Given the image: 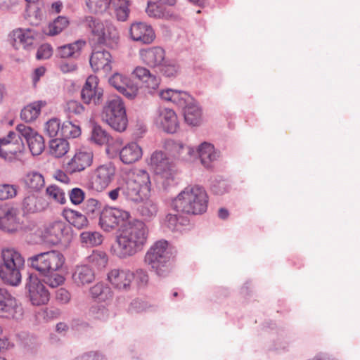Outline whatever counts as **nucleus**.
Here are the masks:
<instances>
[{"label":"nucleus","mask_w":360,"mask_h":360,"mask_svg":"<svg viewBox=\"0 0 360 360\" xmlns=\"http://www.w3.org/2000/svg\"><path fill=\"white\" fill-rule=\"evenodd\" d=\"M188 223V219L182 216L168 214L163 220L162 226L164 229H167L172 232H181Z\"/></svg>","instance_id":"obj_33"},{"label":"nucleus","mask_w":360,"mask_h":360,"mask_svg":"<svg viewBox=\"0 0 360 360\" xmlns=\"http://www.w3.org/2000/svg\"><path fill=\"white\" fill-rule=\"evenodd\" d=\"M30 150L33 155H40L44 149L43 137L36 133L27 141Z\"/></svg>","instance_id":"obj_47"},{"label":"nucleus","mask_w":360,"mask_h":360,"mask_svg":"<svg viewBox=\"0 0 360 360\" xmlns=\"http://www.w3.org/2000/svg\"><path fill=\"white\" fill-rule=\"evenodd\" d=\"M207 204L205 190L199 186H189L173 200L172 207L176 212L196 215L205 212Z\"/></svg>","instance_id":"obj_4"},{"label":"nucleus","mask_w":360,"mask_h":360,"mask_svg":"<svg viewBox=\"0 0 360 360\" xmlns=\"http://www.w3.org/2000/svg\"><path fill=\"white\" fill-rule=\"evenodd\" d=\"M54 178L63 184H68L70 182V177L67 175L66 172L62 170H57L53 174Z\"/></svg>","instance_id":"obj_63"},{"label":"nucleus","mask_w":360,"mask_h":360,"mask_svg":"<svg viewBox=\"0 0 360 360\" xmlns=\"http://www.w3.org/2000/svg\"><path fill=\"white\" fill-rule=\"evenodd\" d=\"M22 309L17 300L5 288H0V317L20 319Z\"/></svg>","instance_id":"obj_14"},{"label":"nucleus","mask_w":360,"mask_h":360,"mask_svg":"<svg viewBox=\"0 0 360 360\" xmlns=\"http://www.w3.org/2000/svg\"><path fill=\"white\" fill-rule=\"evenodd\" d=\"M87 261L98 269H102L107 266L108 257L105 252L99 250H94L87 257Z\"/></svg>","instance_id":"obj_46"},{"label":"nucleus","mask_w":360,"mask_h":360,"mask_svg":"<svg viewBox=\"0 0 360 360\" xmlns=\"http://www.w3.org/2000/svg\"><path fill=\"white\" fill-rule=\"evenodd\" d=\"M60 122L56 118L49 120L45 124V131L50 137H54L60 132Z\"/></svg>","instance_id":"obj_53"},{"label":"nucleus","mask_w":360,"mask_h":360,"mask_svg":"<svg viewBox=\"0 0 360 360\" xmlns=\"http://www.w3.org/2000/svg\"><path fill=\"white\" fill-rule=\"evenodd\" d=\"M85 44L84 41L78 40L74 43L61 46L58 48L56 54L61 58L77 56Z\"/></svg>","instance_id":"obj_37"},{"label":"nucleus","mask_w":360,"mask_h":360,"mask_svg":"<svg viewBox=\"0 0 360 360\" xmlns=\"http://www.w3.org/2000/svg\"><path fill=\"white\" fill-rule=\"evenodd\" d=\"M102 120L111 128L119 132L124 131L127 127L128 120L124 103L120 97L111 96L103 106Z\"/></svg>","instance_id":"obj_7"},{"label":"nucleus","mask_w":360,"mask_h":360,"mask_svg":"<svg viewBox=\"0 0 360 360\" xmlns=\"http://www.w3.org/2000/svg\"><path fill=\"white\" fill-rule=\"evenodd\" d=\"M46 206L47 203L44 199L33 193L27 195L22 202L23 210L28 212H41Z\"/></svg>","instance_id":"obj_34"},{"label":"nucleus","mask_w":360,"mask_h":360,"mask_svg":"<svg viewBox=\"0 0 360 360\" xmlns=\"http://www.w3.org/2000/svg\"><path fill=\"white\" fill-rule=\"evenodd\" d=\"M158 69L167 77H175L179 71V65L174 61L167 60V58Z\"/></svg>","instance_id":"obj_50"},{"label":"nucleus","mask_w":360,"mask_h":360,"mask_svg":"<svg viewBox=\"0 0 360 360\" xmlns=\"http://www.w3.org/2000/svg\"><path fill=\"white\" fill-rule=\"evenodd\" d=\"M69 197L72 204L78 205L84 201L85 193L79 188H74L70 191Z\"/></svg>","instance_id":"obj_55"},{"label":"nucleus","mask_w":360,"mask_h":360,"mask_svg":"<svg viewBox=\"0 0 360 360\" xmlns=\"http://www.w3.org/2000/svg\"><path fill=\"white\" fill-rule=\"evenodd\" d=\"M46 102L44 101H34L25 106L21 111L20 117L25 122H32L36 120L40 114L42 108L46 106Z\"/></svg>","instance_id":"obj_38"},{"label":"nucleus","mask_w":360,"mask_h":360,"mask_svg":"<svg viewBox=\"0 0 360 360\" xmlns=\"http://www.w3.org/2000/svg\"><path fill=\"white\" fill-rule=\"evenodd\" d=\"M185 121L190 125L196 126L201 122L202 112L198 104L192 98L184 108Z\"/></svg>","instance_id":"obj_32"},{"label":"nucleus","mask_w":360,"mask_h":360,"mask_svg":"<svg viewBox=\"0 0 360 360\" xmlns=\"http://www.w3.org/2000/svg\"><path fill=\"white\" fill-rule=\"evenodd\" d=\"M130 39L141 44H150L155 39V33L150 25L141 21L132 22L129 27Z\"/></svg>","instance_id":"obj_18"},{"label":"nucleus","mask_w":360,"mask_h":360,"mask_svg":"<svg viewBox=\"0 0 360 360\" xmlns=\"http://www.w3.org/2000/svg\"><path fill=\"white\" fill-rule=\"evenodd\" d=\"M150 192V180L148 173L143 169H136L128 174L125 187H117L108 193L113 201L117 200L121 194L127 199L138 202L146 198Z\"/></svg>","instance_id":"obj_3"},{"label":"nucleus","mask_w":360,"mask_h":360,"mask_svg":"<svg viewBox=\"0 0 360 360\" xmlns=\"http://www.w3.org/2000/svg\"><path fill=\"white\" fill-rule=\"evenodd\" d=\"M16 130L18 132L16 137L18 136V139H20V136H22L25 139L26 141L29 138H31L32 136H34V134L37 133L31 127L24 124H18L16 127Z\"/></svg>","instance_id":"obj_58"},{"label":"nucleus","mask_w":360,"mask_h":360,"mask_svg":"<svg viewBox=\"0 0 360 360\" xmlns=\"http://www.w3.org/2000/svg\"><path fill=\"white\" fill-rule=\"evenodd\" d=\"M72 279L75 285L84 287L94 281L95 273L88 265H77L73 269Z\"/></svg>","instance_id":"obj_28"},{"label":"nucleus","mask_w":360,"mask_h":360,"mask_svg":"<svg viewBox=\"0 0 360 360\" xmlns=\"http://www.w3.org/2000/svg\"><path fill=\"white\" fill-rule=\"evenodd\" d=\"M146 12L149 17L155 18H167L169 15L166 8L157 1H148Z\"/></svg>","instance_id":"obj_44"},{"label":"nucleus","mask_w":360,"mask_h":360,"mask_svg":"<svg viewBox=\"0 0 360 360\" xmlns=\"http://www.w3.org/2000/svg\"><path fill=\"white\" fill-rule=\"evenodd\" d=\"M93 151L86 148L77 150L72 158L65 165V170L70 174L83 172L93 163Z\"/></svg>","instance_id":"obj_13"},{"label":"nucleus","mask_w":360,"mask_h":360,"mask_svg":"<svg viewBox=\"0 0 360 360\" xmlns=\"http://www.w3.org/2000/svg\"><path fill=\"white\" fill-rule=\"evenodd\" d=\"M20 181L25 189L30 191H39L45 184L43 175L36 171L27 172Z\"/></svg>","instance_id":"obj_30"},{"label":"nucleus","mask_w":360,"mask_h":360,"mask_svg":"<svg viewBox=\"0 0 360 360\" xmlns=\"http://www.w3.org/2000/svg\"><path fill=\"white\" fill-rule=\"evenodd\" d=\"M69 150V143L65 139H54L49 142V153L56 158H62Z\"/></svg>","instance_id":"obj_41"},{"label":"nucleus","mask_w":360,"mask_h":360,"mask_svg":"<svg viewBox=\"0 0 360 360\" xmlns=\"http://www.w3.org/2000/svg\"><path fill=\"white\" fill-rule=\"evenodd\" d=\"M85 210L89 214H99L101 211V203L96 199L89 198L86 202Z\"/></svg>","instance_id":"obj_57"},{"label":"nucleus","mask_w":360,"mask_h":360,"mask_svg":"<svg viewBox=\"0 0 360 360\" xmlns=\"http://www.w3.org/2000/svg\"><path fill=\"white\" fill-rule=\"evenodd\" d=\"M18 186L14 184H0V200H6L15 198L18 194Z\"/></svg>","instance_id":"obj_51"},{"label":"nucleus","mask_w":360,"mask_h":360,"mask_svg":"<svg viewBox=\"0 0 360 360\" xmlns=\"http://www.w3.org/2000/svg\"><path fill=\"white\" fill-rule=\"evenodd\" d=\"M80 241L84 246L94 247L102 243L103 236L97 231H84L80 234Z\"/></svg>","instance_id":"obj_43"},{"label":"nucleus","mask_w":360,"mask_h":360,"mask_svg":"<svg viewBox=\"0 0 360 360\" xmlns=\"http://www.w3.org/2000/svg\"><path fill=\"white\" fill-rule=\"evenodd\" d=\"M22 2V0H0V11H13L21 5Z\"/></svg>","instance_id":"obj_56"},{"label":"nucleus","mask_w":360,"mask_h":360,"mask_svg":"<svg viewBox=\"0 0 360 360\" xmlns=\"http://www.w3.org/2000/svg\"><path fill=\"white\" fill-rule=\"evenodd\" d=\"M89 13L114 15L120 21H125L129 15L128 0H84Z\"/></svg>","instance_id":"obj_8"},{"label":"nucleus","mask_w":360,"mask_h":360,"mask_svg":"<svg viewBox=\"0 0 360 360\" xmlns=\"http://www.w3.org/2000/svg\"><path fill=\"white\" fill-rule=\"evenodd\" d=\"M116 168L111 162L98 166L91 174V188L96 191L105 190L114 180Z\"/></svg>","instance_id":"obj_12"},{"label":"nucleus","mask_w":360,"mask_h":360,"mask_svg":"<svg viewBox=\"0 0 360 360\" xmlns=\"http://www.w3.org/2000/svg\"><path fill=\"white\" fill-rule=\"evenodd\" d=\"M92 316L99 320H105L108 316V310L104 307L94 306L90 309Z\"/></svg>","instance_id":"obj_60"},{"label":"nucleus","mask_w":360,"mask_h":360,"mask_svg":"<svg viewBox=\"0 0 360 360\" xmlns=\"http://www.w3.org/2000/svg\"><path fill=\"white\" fill-rule=\"evenodd\" d=\"M89 63L94 72L102 71L107 74L112 70V58L108 51L94 50L91 55Z\"/></svg>","instance_id":"obj_25"},{"label":"nucleus","mask_w":360,"mask_h":360,"mask_svg":"<svg viewBox=\"0 0 360 360\" xmlns=\"http://www.w3.org/2000/svg\"><path fill=\"white\" fill-rule=\"evenodd\" d=\"M0 145L8 148V151L13 152L15 157L21 152L22 148V144L18 142L16 133L13 131L9 132L7 138H0Z\"/></svg>","instance_id":"obj_42"},{"label":"nucleus","mask_w":360,"mask_h":360,"mask_svg":"<svg viewBox=\"0 0 360 360\" xmlns=\"http://www.w3.org/2000/svg\"><path fill=\"white\" fill-rule=\"evenodd\" d=\"M146 162L157 175L166 180L174 179L176 174L175 165L163 151L155 150Z\"/></svg>","instance_id":"obj_10"},{"label":"nucleus","mask_w":360,"mask_h":360,"mask_svg":"<svg viewBox=\"0 0 360 360\" xmlns=\"http://www.w3.org/2000/svg\"><path fill=\"white\" fill-rule=\"evenodd\" d=\"M30 300L33 305H44L49 300V292L36 275L31 274L26 284Z\"/></svg>","instance_id":"obj_16"},{"label":"nucleus","mask_w":360,"mask_h":360,"mask_svg":"<svg viewBox=\"0 0 360 360\" xmlns=\"http://www.w3.org/2000/svg\"><path fill=\"white\" fill-rule=\"evenodd\" d=\"M131 76L141 84L148 94H152L156 91L160 84V78L143 66H136L132 71Z\"/></svg>","instance_id":"obj_19"},{"label":"nucleus","mask_w":360,"mask_h":360,"mask_svg":"<svg viewBox=\"0 0 360 360\" xmlns=\"http://www.w3.org/2000/svg\"><path fill=\"white\" fill-rule=\"evenodd\" d=\"M60 134L65 138H77L81 134L80 127L70 121L64 122L60 128Z\"/></svg>","instance_id":"obj_48"},{"label":"nucleus","mask_w":360,"mask_h":360,"mask_svg":"<svg viewBox=\"0 0 360 360\" xmlns=\"http://www.w3.org/2000/svg\"><path fill=\"white\" fill-rule=\"evenodd\" d=\"M129 218V212L116 207L105 206L101 211L99 225L105 231H110L119 226H123Z\"/></svg>","instance_id":"obj_11"},{"label":"nucleus","mask_w":360,"mask_h":360,"mask_svg":"<svg viewBox=\"0 0 360 360\" xmlns=\"http://www.w3.org/2000/svg\"><path fill=\"white\" fill-rule=\"evenodd\" d=\"M46 196L60 204H65L66 202L64 191L56 185H50L46 189Z\"/></svg>","instance_id":"obj_49"},{"label":"nucleus","mask_w":360,"mask_h":360,"mask_svg":"<svg viewBox=\"0 0 360 360\" xmlns=\"http://www.w3.org/2000/svg\"><path fill=\"white\" fill-rule=\"evenodd\" d=\"M134 278V273L127 269H114L108 274V280L118 290H128Z\"/></svg>","instance_id":"obj_27"},{"label":"nucleus","mask_w":360,"mask_h":360,"mask_svg":"<svg viewBox=\"0 0 360 360\" xmlns=\"http://www.w3.org/2000/svg\"><path fill=\"white\" fill-rule=\"evenodd\" d=\"M169 243L165 240L157 241L150 247L145 256L146 263L153 269L158 275L164 276L167 272V263L170 259Z\"/></svg>","instance_id":"obj_9"},{"label":"nucleus","mask_w":360,"mask_h":360,"mask_svg":"<svg viewBox=\"0 0 360 360\" xmlns=\"http://www.w3.org/2000/svg\"><path fill=\"white\" fill-rule=\"evenodd\" d=\"M56 297L61 303L66 304L70 300V294L65 288H60L56 291Z\"/></svg>","instance_id":"obj_62"},{"label":"nucleus","mask_w":360,"mask_h":360,"mask_svg":"<svg viewBox=\"0 0 360 360\" xmlns=\"http://www.w3.org/2000/svg\"><path fill=\"white\" fill-rule=\"evenodd\" d=\"M37 35L33 29L18 28L9 34V40L15 49H19L21 46L24 49H28L33 44Z\"/></svg>","instance_id":"obj_24"},{"label":"nucleus","mask_w":360,"mask_h":360,"mask_svg":"<svg viewBox=\"0 0 360 360\" xmlns=\"http://www.w3.org/2000/svg\"><path fill=\"white\" fill-rule=\"evenodd\" d=\"M139 59L143 64L150 68H158L166 58V53L160 46L142 48L139 51Z\"/></svg>","instance_id":"obj_21"},{"label":"nucleus","mask_w":360,"mask_h":360,"mask_svg":"<svg viewBox=\"0 0 360 360\" xmlns=\"http://www.w3.org/2000/svg\"><path fill=\"white\" fill-rule=\"evenodd\" d=\"M21 226L19 211L17 208L8 205L0 207V230L13 233Z\"/></svg>","instance_id":"obj_15"},{"label":"nucleus","mask_w":360,"mask_h":360,"mask_svg":"<svg viewBox=\"0 0 360 360\" xmlns=\"http://www.w3.org/2000/svg\"><path fill=\"white\" fill-rule=\"evenodd\" d=\"M91 297L100 302L108 303L112 300L113 292L111 288L102 283H98L89 290Z\"/></svg>","instance_id":"obj_36"},{"label":"nucleus","mask_w":360,"mask_h":360,"mask_svg":"<svg viewBox=\"0 0 360 360\" xmlns=\"http://www.w3.org/2000/svg\"><path fill=\"white\" fill-rule=\"evenodd\" d=\"M143 155L141 146L136 142H131L120 151V158L124 164H132L139 160Z\"/></svg>","instance_id":"obj_29"},{"label":"nucleus","mask_w":360,"mask_h":360,"mask_svg":"<svg viewBox=\"0 0 360 360\" xmlns=\"http://www.w3.org/2000/svg\"><path fill=\"white\" fill-rule=\"evenodd\" d=\"M91 143L98 146L108 145L107 151L110 150L113 139L110 135L100 125L93 124L89 136Z\"/></svg>","instance_id":"obj_31"},{"label":"nucleus","mask_w":360,"mask_h":360,"mask_svg":"<svg viewBox=\"0 0 360 360\" xmlns=\"http://www.w3.org/2000/svg\"><path fill=\"white\" fill-rule=\"evenodd\" d=\"M53 54V49L49 44H44L39 46L37 52V58L38 60H44L49 58Z\"/></svg>","instance_id":"obj_59"},{"label":"nucleus","mask_w":360,"mask_h":360,"mask_svg":"<svg viewBox=\"0 0 360 360\" xmlns=\"http://www.w3.org/2000/svg\"><path fill=\"white\" fill-rule=\"evenodd\" d=\"M173 98L171 103L184 108L188 102L192 101V97L186 91H174Z\"/></svg>","instance_id":"obj_52"},{"label":"nucleus","mask_w":360,"mask_h":360,"mask_svg":"<svg viewBox=\"0 0 360 360\" xmlns=\"http://www.w3.org/2000/svg\"><path fill=\"white\" fill-rule=\"evenodd\" d=\"M69 25L65 16H58L43 28V32L48 36H56L62 32Z\"/></svg>","instance_id":"obj_40"},{"label":"nucleus","mask_w":360,"mask_h":360,"mask_svg":"<svg viewBox=\"0 0 360 360\" xmlns=\"http://www.w3.org/2000/svg\"><path fill=\"white\" fill-rule=\"evenodd\" d=\"M67 220L78 229H83L88 225V220L85 215L82 213L70 210L65 213Z\"/></svg>","instance_id":"obj_45"},{"label":"nucleus","mask_w":360,"mask_h":360,"mask_svg":"<svg viewBox=\"0 0 360 360\" xmlns=\"http://www.w3.org/2000/svg\"><path fill=\"white\" fill-rule=\"evenodd\" d=\"M103 90L98 86V78L96 75H90L82 89V101L87 104H99L103 98Z\"/></svg>","instance_id":"obj_20"},{"label":"nucleus","mask_w":360,"mask_h":360,"mask_svg":"<svg viewBox=\"0 0 360 360\" xmlns=\"http://www.w3.org/2000/svg\"><path fill=\"white\" fill-rule=\"evenodd\" d=\"M109 84L129 99H134L139 94V86L127 77L116 72L109 78Z\"/></svg>","instance_id":"obj_22"},{"label":"nucleus","mask_w":360,"mask_h":360,"mask_svg":"<svg viewBox=\"0 0 360 360\" xmlns=\"http://www.w3.org/2000/svg\"><path fill=\"white\" fill-rule=\"evenodd\" d=\"M82 23L91 32L94 39L99 44L110 48L115 47L119 41L120 36L117 28L110 22H101L92 16H86Z\"/></svg>","instance_id":"obj_6"},{"label":"nucleus","mask_w":360,"mask_h":360,"mask_svg":"<svg viewBox=\"0 0 360 360\" xmlns=\"http://www.w3.org/2000/svg\"><path fill=\"white\" fill-rule=\"evenodd\" d=\"M149 194L141 200L136 202L139 203L137 211L146 220H149L156 216L158 213L157 205L148 198Z\"/></svg>","instance_id":"obj_35"},{"label":"nucleus","mask_w":360,"mask_h":360,"mask_svg":"<svg viewBox=\"0 0 360 360\" xmlns=\"http://www.w3.org/2000/svg\"><path fill=\"white\" fill-rule=\"evenodd\" d=\"M70 228L63 222L57 221L49 224L44 229L43 236L49 243L58 244L70 240Z\"/></svg>","instance_id":"obj_23"},{"label":"nucleus","mask_w":360,"mask_h":360,"mask_svg":"<svg viewBox=\"0 0 360 360\" xmlns=\"http://www.w3.org/2000/svg\"><path fill=\"white\" fill-rule=\"evenodd\" d=\"M147 238L148 229L143 222H129L117 236L115 243L111 248L112 254L119 258L134 256L142 250Z\"/></svg>","instance_id":"obj_1"},{"label":"nucleus","mask_w":360,"mask_h":360,"mask_svg":"<svg viewBox=\"0 0 360 360\" xmlns=\"http://www.w3.org/2000/svg\"><path fill=\"white\" fill-rule=\"evenodd\" d=\"M60 69L64 73L74 72L77 70V65L75 63L62 62L60 64Z\"/></svg>","instance_id":"obj_64"},{"label":"nucleus","mask_w":360,"mask_h":360,"mask_svg":"<svg viewBox=\"0 0 360 360\" xmlns=\"http://www.w3.org/2000/svg\"><path fill=\"white\" fill-rule=\"evenodd\" d=\"M155 121L160 128L167 133L176 132L179 127L175 112L169 108H160Z\"/></svg>","instance_id":"obj_26"},{"label":"nucleus","mask_w":360,"mask_h":360,"mask_svg":"<svg viewBox=\"0 0 360 360\" xmlns=\"http://www.w3.org/2000/svg\"><path fill=\"white\" fill-rule=\"evenodd\" d=\"M163 148L174 160L181 162H188L195 157L193 148L185 145L181 141L168 139L165 141Z\"/></svg>","instance_id":"obj_17"},{"label":"nucleus","mask_w":360,"mask_h":360,"mask_svg":"<svg viewBox=\"0 0 360 360\" xmlns=\"http://www.w3.org/2000/svg\"><path fill=\"white\" fill-rule=\"evenodd\" d=\"M66 111L72 115H80L84 112V107L78 101H70L65 106Z\"/></svg>","instance_id":"obj_54"},{"label":"nucleus","mask_w":360,"mask_h":360,"mask_svg":"<svg viewBox=\"0 0 360 360\" xmlns=\"http://www.w3.org/2000/svg\"><path fill=\"white\" fill-rule=\"evenodd\" d=\"M0 278L6 284L17 286L21 282V270L25 259L20 252L14 248H4L1 252Z\"/></svg>","instance_id":"obj_5"},{"label":"nucleus","mask_w":360,"mask_h":360,"mask_svg":"<svg viewBox=\"0 0 360 360\" xmlns=\"http://www.w3.org/2000/svg\"><path fill=\"white\" fill-rule=\"evenodd\" d=\"M200 158L202 164L205 167H209L212 162L214 161L217 158V154L214 150V146L207 142L202 143L195 152Z\"/></svg>","instance_id":"obj_39"},{"label":"nucleus","mask_w":360,"mask_h":360,"mask_svg":"<svg viewBox=\"0 0 360 360\" xmlns=\"http://www.w3.org/2000/svg\"><path fill=\"white\" fill-rule=\"evenodd\" d=\"M31 267L44 276V282L51 288H56L65 281L60 273L65 262L64 255L58 250L41 252L27 259Z\"/></svg>","instance_id":"obj_2"},{"label":"nucleus","mask_w":360,"mask_h":360,"mask_svg":"<svg viewBox=\"0 0 360 360\" xmlns=\"http://www.w3.org/2000/svg\"><path fill=\"white\" fill-rule=\"evenodd\" d=\"M140 286L146 285L148 281V276L146 271L138 269L134 273V278Z\"/></svg>","instance_id":"obj_61"}]
</instances>
